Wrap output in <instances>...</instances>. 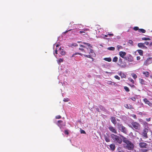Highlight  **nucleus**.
<instances>
[{
  "label": "nucleus",
  "mask_w": 152,
  "mask_h": 152,
  "mask_svg": "<svg viewBox=\"0 0 152 152\" xmlns=\"http://www.w3.org/2000/svg\"><path fill=\"white\" fill-rule=\"evenodd\" d=\"M121 137L123 142L126 144V145L125 146V148L129 150H132L134 148L133 144L125 137L122 136H121Z\"/></svg>",
  "instance_id": "obj_1"
},
{
  "label": "nucleus",
  "mask_w": 152,
  "mask_h": 152,
  "mask_svg": "<svg viewBox=\"0 0 152 152\" xmlns=\"http://www.w3.org/2000/svg\"><path fill=\"white\" fill-rule=\"evenodd\" d=\"M87 51H85V52L86 53H89V55H86L84 54L83 55L86 57L92 59L93 61L94 59L92 57V56L95 57L96 56V54L94 51L91 49L90 48H87Z\"/></svg>",
  "instance_id": "obj_2"
},
{
  "label": "nucleus",
  "mask_w": 152,
  "mask_h": 152,
  "mask_svg": "<svg viewBox=\"0 0 152 152\" xmlns=\"http://www.w3.org/2000/svg\"><path fill=\"white\" fill-rule=\"evenodd\" d=\"M130 127L136 130H139L140 129V125L138 122L132 120L131 124L128 125Z\"/></svg>",
  "instance_id": "obj_3"
},
{
  "label": "nucleus",
  "mask_w": 152,
  "mask_h": 152,
  "mask_svg": "<svg viewBox=\"0 0 152 152\" xmlns=\"http://www.w3.org/2000/svg\"><path fill=\"white\" fill-rule=\"evenodd\" d=\"M111 136L112 138L115 142H116L119 144L121 143L122 139L119 136L113 134H112L111 135Z\"/></svg>",
  "instance_id": "obj_4"
},
{
  "label": "nucleus",
  "mask_w": 152,
  "mask_h": 152,
  "mask_svg": "<svg viewBox=\"0 0 152 152\" xmlns=\"http://www.w3.org/2000/svg\"><path fill=\"white\" fill-rule=\"evenodd\" d=\"M117 125L118 129L121 132L124 134H126L127 133L126 128L121 124L118 123Z\"/></svg>",
  "instance_id": "obj_5"
},
{
  "label": "nucleus",
  "mask_w": 152,
  "mask_h": 152,
  "mask_svg": "<svg viewBox=\"0 0 152 152\" xmlns=\"http://www.w3.org/2000/svg\"><path fill=\"white\" fill-rule=\"evenodd\" d=\"M126 62L123 61L122 59L120 58H119L118 61V65L122 68H125L126 66Z\"/></svg>",
  "instance_id": "obj_6"
},
{
  "label": "nucleus",
  "mask_w": 152,
  "mask_h": 152,
  "mask_svg": "<svg viewBox=\"0 0 152 152\" xmlns=\"http://www.w3.org/2000/svg\"><path fill=\"white\" fill-rule=\"evenodd\" d=\"M124 59L125 60L131 62L133 61V57L130 54L128 55Z\"/></svg>",
  "instance_id": "obj_7"
},
{
  "label": "nucleus",
  "mask_w": 152,
  "mask_h": 152,
  "mask_svg": "<svg viewBox=\"0 0 152 152\" xmlns=\"http://www.w3.org/2000/svg\"><path fill=\"white\" fill-rule=\"evenodd\" d=\"M139 146L141 148H147L148 144L144 142H140L139 143Z\"/></svg>",
  "instance_id": "obj_8"
},
{
  "label": "nucleus",
  "mask_w": 152,
  "mask_h": 152,
  "mask_svg": "<svg viewBox=\"0 0 152 152\" xmlns=\"http://www.w3.org/2000/svg\"><path fill=\"white\" fill-rule=\"evenodd\" d=\"M152 59V57L148 58L144 62V65L147 66L149 64H151V61Z\"/></svg>",
  "instance_id": "obj_9"
},
{
  "label": "nucleus",
  "mask_w": 152,
  "mask_h": 152,
  "mask_svg": "<svg viewBox=\"0 0 152 152\" xmlns=\"http://www.w3.org/2000/svg\"><path fill=\"white\" fill-rule=\"evenodd\" d=\"M126 53L124 51H121L119 52V55L122 58L124 59L126 57Z\"/></svg>",
  "instance_id": "obj_10"
},
{
  "label": "nucleus",
  "mask_w": 152,
  "mask_h": 152,
  "mask_svg": "<svg viewBox=\"0 0 152 152\" xmlns=\"http://www.w3.org/2000/svg\"><path fill=\"white\" fill-rule=\"evenodd\" d=\"M109 129L110 131L112 132H113L115 134L117 133V130L114 127L112 126H110L109 127Z\"/></svg>",
  "instance_id": "obj_11"
},
{
  "label": "nucleus",
  "mask_w": 152,
  "mask_h": 152,
  "mask_svg": "<svg viewBox=\"0 0 152 152\" xmlns=\"http://www.w3.org/2000/svg\"><path fill=\"white\" fill-rule=\"evenodd\" d=\"M58 51L59 53L62 55H64L65 54L66 52L63 49H62L61 48L58 49Z\"/></svg>",
  "instance_id": "obj_12"
},
{
  "label": "nucleus",
  "mask_w": 152,
  "mask_h": 152,
  "mask_svg": "<svg viewBox=\"0 0 152 152\" xmlns=\"http://www.w3.org/2000/svg\"><path fill=\"white\" fill-rule=\"evenodd\" d=\"M147 129H145L143 130L142 132L143 136L145 138H148V136L147 134Z\"/></svg>",
  "instance_id": "obj_13"
},
{
  "label": "nucleus",
  "mask_w": 152,
  "mask_h": 152,
  "mask_svg": "<svg viewBox=\"0 0 152 152\" xmlns=\"http://www.w3.org/2000/svg\"><path fill=\"white\" fill-rule=\"evenodd\" d=\"M143 101L146 104H148L149 106H151L152 104L151 102L146 98L144 99H143Z\"/></svg>",
  "instance_id": "obj_14"
},
{
  "label": "nucleus",
  "mask_w": 152,
  "mask_h": 152,
  "mask_svg": "<svg viewBox=\"0 0 152 152\" xmlns=\"http://www.w3.org/2000/svg\"><path fill=\"white\" fill-rule=\"evenodd\" d=\"M124 107L127 109H131L133 108V106L130 104H126L124 105Z\"/></svg>",
  "instance_id": "obj_15"
},
{
  "label": "nucleus",
  "mask_w": 152,
  "mask_h": 152,
  "mask_svg": "<svg viewBox=\"0 0 152 152\" xmlns=\"http://www.w3.org/2000/svg\"><path fill=\"white\" fill-rule=\"evenodd\" d=\"M111 122L114 125H115L116 124L117 122L116 121V119H115V117H112L111 118Z\"/></svg>",
  "instance_id": "obj_16"
},
{
  "label": "nucleus",
  "mask_w": 152,
  "mask_h": 152,
  "mask_svg": "<svg viewBox=\"0 0 152 152\" xmlns=\"http://www.w3.org/2000/svg\"><path fill=\"white\" fill-rule=\"evenodd\" d=\"M110 149L112 151H114L115 148V147L114 144H111L110 145Z\"/></svg>",
  "instance_id": "obj_17"
},
{
  "label": "nucleus",
  "mask_w": 152,
  "mask_h": 152,
  "mask_svg": "<svg viewBox=\"0 0 152 152\" xmlns=\"http://www.w3.org/2000/svg\"><path fill=\"white\" fill-rule=\"evenodd\" d=\"M104 139L106 142H109L110 141V140L109 136H107L105 135H104Z\"/></svg>",
  "instance_id": "obj_18"
},
{
  "label": "nucleus",
  "mask_w": 152,
  "mask_h": 152,
  "mask_svg": "<svg viewBox=\"0 0 152 152\" xmlns=\"http://www.w3.org/2000/svg\"><path fill=\"white\" fill-rule=\"evenodd\" d=\"M119 75L121 76V78H125L126 77V75L121 72L119 73Z\"/></svg>",
  "instance_id": "obj_19"
},
{
  "label": "nucleus",
  "mask_w": 152,
  "mask_h": 152,
  "mask_svg": "<svg viewBox=\"0 0 152 152\" xmlns=\"http://www.w3.org/2000/svg\"><path fill=\"white\" fill-rule=\"evenodd\" d=\"M63 123V121L61 120L58 121V123L57 125L59 126L60 128L62 127V125H61V123Z\"/></svg>",
  "instance_id": "obj_20"
},
{
  "label": "nucleus",
  "mask_w": 152,
  "mask_h": 152,
  "mask_svg": "<svg viewBox=\"0 0 152 152\" xmlns=\"http://www.w3.org/2000/svg\"><path fill=\"white\" fill-rule=\"evenodd\" d=\"M143 74L146 77H148L149 76L150 73L148 72H144Z\"/></svg>",
  "instance_id": "obj_21"
},
{
  "label": "nucleus",
  "mask_w": 152,
  "mask_h": 152,
  "mask_svg": "<svg viewBox=\"0 0 152 152\" xmlns=\"http://www.w3.org/2000/svg\"><path fill=\"white\" fill-rule=\"evenodd\" d=\"M103 59L105 61H108V62H110L111 61L112 59L111 58L109 57V58H104Z\"/></svg>",
  "instance_id": "obj_22"
},
{
  "label": "nucleus",
  "mask_w": 152,
  "mask_h": 152,
  "mask_svg": "<svg viewBox=\"0 0 152 152\" xmlns=\"http://www.w3.org/2000/svg\"><path fill=\"white\" fill-rule=\"evenodd\" d=\"M137 52L139 53L140 56L143 55V51L142 50H137Z\"/></svg>",
  "instance_id": "obj_23"
},
{
  "label": "nucleus",
  "mask_w": 152,
  "mask_h": 152,
  "mask_svg": "<svg viewBox=\"0 0 152 152\" xmlns=\"http://www.w3.org/2000/svg\"><path fill=\"white\" fill-rule=\"evenodd\" d=\"M139 32H141L142 33H144L146 32V31L144 29L140 28L139 29Z\"/></svg>",
  "instance_id": "obj_24"
},
{
  "label": "nucleus",
  "mask_w": 152,
  "mask_h": 152,
  "mask_svg": "<svg viewBox=\"0 0 152 152\" xmlns=\"http://www.w3.org/2000/svg\"><path fill=\"white\" fill-rule=\"evenodd\" d=\"M144 45V44L143 43H139L138 44V46L139 47L142 48L143 46Z\"/></svg>",
  "instance_id": "obj_25"
},
{
  "label": "nucleus",
  "mask_w": 152,
  "mask_h": 152,
  "mask_svg": "<svg viewBox=\"0 0 152 152\" xmlns=\"http://www.w3.org/2000/svg\"><path fill=\"white\" fill-rule=\"evenodd\" d=\"M140 82L142 84H144L145 81L142 79L140 78L139 80Z\"/></svg>",
  "instance_id": "obj_26"
},
{
  "label": "nucleus",
  "mask_w": 152,
  "mask_h": 152,
  "mask_svg": "<svg viewBox=\"0 0 152 152\" xmlns=\"http://www.w3.org/2000/svg\"><path fill=\"white\" fill-rule=\"evenodd\" d=\"M118 58L116 56H115L113 59V61L114 62H116L118 61Z\"/></svg>",
  "instance_id": "obj_27"
},
{
  "label": "nucleus",
  "mask_w": 152,
  "mask_h": 152,
  "mask_svg": "<svg viewBox=\"0 0 152 152\" xmlns=\"http://www.w3.org/2000/svg\"><path fill=\"white\" fill-rule=\"evenodd\" d=\"M107 49L110 50H114L115 49V48L114 47H111L108 48Z\"/></svg>",
  "instance_id": "obj_28"
},
{
  "label": "nucleus",
  "mask_w": 152,
  "mask_h": 152,
  "mask_svg": "<svg viewBox=\"0 0 152 152\" xmlns=\"http://www.w3.org/2000/svg\"><path fill=\"white\" fill-rule=\"evenodd\" d=\"M64 59L63 58H59L58 61V64H60V63L63 61Z\"/></svg>",
  "instance_id": "obj_29"
},
{
  "label": "nucleus",
  "mask_w": 152,
  "mask_h": 152,
  "mask_svg": "<svg viewBox=\"0 0 152 152\" xmlns=\"http://www.w3.org/2000/svg\"><path fill=\"white\" fill-rule=\"evenodd\" d=\"M124 89L126 92H129L130 91V90L129 88L127 86H124Z\"/></svg>",
  "instance_id": "obj_30"
},
{
  "label": "nucleus",
  "mask_w": 152,
  "mask_h": 152,
  "mask_svg": "<svg viewBox=\"0 0 152 152\" xmlns=\"http://www.w3.org/2000/svg\"><path fill=\"white\" fill-rule=\"evenodd\" d=\"M132 75L134 79H135L137 78V75L136 74L134 73H133L132 74Z\"/></svg>",
  "instance_id": "obj_31"
},
{
  "label": "nucleus",
  "mask_w": 152,
  "mask_h": 152,
  "mask_svg": "<svg viewBox=\"0 0 152 152\" xmlns=\"http://www.w3.org/2000/svg\"><path fill=\"white\" fill-rule=\"evenodd\" d=\"M142 40H150V39L148 38L143 37L142 38Z\"/></svg>",
  "instance_id": "obj_32"
},
{
  "label": "nucleus",
  "mask_w": 152,
  "mask_h": 152,
  "mask_svg": "<svg viewBox=\"0 0 152 152\" xmlns=\"http://www.w3.org/2000/svg\"><path fill=\"white\" fill-rule=\"evenodd\" d=\"M83 44H85V45H87L88 46L91 47V48H92V46L90 45V44H89L88 43H86V42H83Z\"/></svg>",
  "instance_id": "obj_33"
},
{
  "label": "nucleus",
  "mask_w": 152,
  "mask_h": 152,
  "mask_svg": "<svg viewBox=\"0 0 152 152\" xmlns=\"http://www.w3.org/2000/svg\"><path fill=\"white\" fill-rule=\"evenodd\" d=\"M69 101V99L68 98H64L63 99V101L65 102H67Z\"/></svg>",
  "instance_id": "obj_34"
},
{
  "label": "nucleus",
  "mask_w": 152,
  "mask_h": 152,
  "mask_svg": "<svg viewBox=\"0 0 152 152\" xmlns=\"http://www.w3.org/2000/svg\"><path fill=\"white\" fill-rule=\"evenodd\" d=\"M128 42H129V44H130L132 45H133V41H132V40H129Z\"/></svg>",
  "instance_id": "obj_35"
},
{
  "label": "nucleus",
  "mask_w": 152,
  "mask_h": 152,
  "mask_svg": "<svg viewBox=\"0 0 152 152\" xmlns=\"http://www.w3.org/2000/svg\"><path fill=\"white\" fill-rule=\"evenodd\" d=\"M108 84L110 85H113L115 84V83L112 82L111 81H109V82L107 83Z\"/></svg>",
  "instance_id": "obj_36"
},
{
  "label": "nucleus",
  "mask_w": 152,
  "mask_h": 152,
  "mask_svg": "<svg viewBox=\"0 0 152 152\" xmlns=\"http://www.w3.org/2000/svg\"><path fill=\"white\" fill-rule=\"evenodd\" d=\"M133 29L135 31H137V30H139V27L137 26H135L134 27Z\"/></svg>",
  "instance_id": "obj_37"
},
{
  "label": "nucleus",
  "mask_w": 152,
  "mask_h": 152,
  "mask_svg": "<svg viewBox=\"0 0 152 152\" xmlns=\"http://www.w3.org/2000/svg\"><path fill=\"white\" fill-rule=\"evenodd\" d=\"M114 77L115 79H118V80H120V77L118 76L117 75H116Z\"/></svg>",
  "instance_id": "obj_38"
},
{
  "label": "nucleus",
  "mask_w": 152,
  "mask_h": 152,
  "mask_svg": "<svg viewBox=\"0 0 152 152\" xmlns=\"http://www.w3.org/2000/svg\"><path fill=\"white\" fill-rule=\"evenodd\" d=\"M64 133L65 134L68 135L69 134L68 130H64Z\"/></svg>",
  "instance_id": "obj_39"
},
{
  "label": "nucleus",
  "mask_w": 152,
  "mask_h": 152,
  "mask_svg": "<svg viewBox=\"0 0 152 152\" xmlns=\"http://www.w3.org/2000/svg\"><path fill=\"white\" fill-rule=\"evenodd\" d=\"M61 118V116L60 115H58L56 116V119H60Z\"/></svg>",
  "instance_id": "obj_40"
},
{
  "label": "nucleus",
  "mask_w": 152,
  "mask_h": 152,
  "mask_svg": "<svg viewBox=\"0 0 152 152\" xmlns=\"http://www.w3.org/2000/svg\"><path fill=\"white\" fill-rule=\"evenodd\" d=\"M129 80L132 83L134 84V80L132 78H130Z\"/></svg>",
  "instance_id": "obj_41"
},
{
  "label": "nucleus",
  "mask_w": 152,
  "mask_h": 152,
  "mask_svg": "<svg viewBox=\"0 0 152 152\" xmlns=\"http://www.w3.org/2000/svg\"><path fill=\"white\" fill-rule=\"evenodd\" d=\"M75 54H76V55H79L81 56H82L83 55V54H82L79 53H77V52L75 53Z\"/></svg>",
  "instance_id": "obj_42"
},
{
  "label": "nucleus",
  "mask_w": 152,
  "mask_h": 152,
  "mask_svg": "<svg viewBox=\"0 0 152 152\" xmlns=\"http://www.w3.org/2000/svg\"><path fill=\"white\" fill-rule=\"evenodd\" d=\"M83 31H80L79 33L80 34H82L83 33H85V31H86V30H83Z\"/></svg>",
  "instance_id": "obj_43"
},
{
  "label": "nucleus",
  "mask_w": 152,
  "mask_h": 152,
  "mask_svg": "<svg viewBox=\"0 0 152 152\" xmlns=\"http://www.w3.org/2000/svg\"><path fill=\"white\" fill-rule=\"evenodd\" d=\"M143 43L144 44V45L145 44L146 45H148L149 44V42H148L145 41Z\"/></svg>",
  "instance_id": "obj_44"
},
{
  "label": "nucleus",
  "mask_w": 152,
  "mask_h": 152,
  "mask_svg": "<svg viewBox=\"0 0 152 152\" xmlns=\"http://www.w3.org/2000/svg\"><path fill=\"white\" fill-rule=\"evenodd\" d=\"M117 47L118 50H119L121 48H122V47L121 46L119 45L117 46Z\"/></svg>",
  "instance_id": "obj_45"
},
{
  "label": "nucleus",
  "mask_w": 152,
  "mask_h": 152,
  "mask_svg": "<svg viewBox=\"0 0 152 152\" xmlns=\"http://www.w3.org/2000/svg\"><path fill=\"white\" fill-rule=\"evenodd\" d=\"M80 133H82V134H86V132H85L84 130H81V132H80Z\"/></svg>",
  "instance_id": "obj_46"
},
{
  "label": "nucleus",
  "mask_w": 152,
  "mask_h": 152,
  "mask_svg": "<svg viewBox=\"0 0 152 152\" xmlns=\"http://www.w3.org/2000/svg\"><path fill=\"white\" fill-rule=\"evenodd\" d=\"M131 99H132L133 101H135L136 100V99L134 97H132Z\"/></svg>",
  "instance_id": "obj_47"
},
{
  "label": "nucleus",
  "mask_w": 152,
  "mask_h": 152,
  "mask_svg": "<svg viewBox=\"0 0 152 152\" xmlns=\"http://www.w3.org/2000/svg\"><path fill=\"white\" fill-rule=\"evenodd\" d=\"M132 116L135 119H136V115L135 114L132 115Z\"/></svg>",
  "instance_id": "obj_48"
},
{
  "label": "nucleus",
  "mask_w": 152,
  "mask_h": 152,
  "mask_svg": "<svg viewBox=\"0 0 152 152\" xmlns=\"http://www.w3.org/2000/svg\"><path fill=\"white\" fill-rule=\"evenodd\" d=\"M72 30V29H69V30H66V31H65L64 32V34H66V33H67V32H68V31H71Z\"/></svg>",
  "instance_id": "obj_49"
},
{
  "label": "nucleus",
  "mask_w": 152,
  "mask_h": 152,
  "mask_svg": "<svg viewBox=\"0 0 152 152\" xmlns=\"http://www.w3.org/2000/svg\"><path fill=\"white\" fill-rule=\"evenodd\" d=\"M140 56H138L137 57V60H140Z\"/></svg>",
  "instance_id": "obj_50"
},
{
  "label": "nucleus",
  "mask_w": 152,
  "mask_h": 152,
  "mask_svg": "<svg viewBox=\"0 0 152 152\" xmlns=\"http://www.w3.org/2000/svg\"><path fill=\"white\" fill-rule=\"evenodd\" d=\"M146 120L147 121H149L151 120V118H146Z\"/></svg>",
  "instance_id": "obj_51"
},
{
  "label": "nucleus",
  "mask_w": 152,
  "mask_h": 152,
  "mask_svg": "<svg viewBox=\"0 0 152 152\" xmlns=\"http://www.w3.org/2000/svg\"><path fill=\"white\" fill-rule=\"evenodd\" d=\"M142 48H145V49H146L147 48V47L145 46L144 45H143V47Z\"/></svg>",
  "instance_id": "obj_52"
},
{
  "label": "nucleus",
  "mask_w": 152,
  "mask_h": 152,
  "mask_svg": "<svg viewBox=\"0 0 152 152\" xmlns=\"http://www.w3.org/2000/svg\"><path fill=\"white\" fill-rule=\"evenodd\" d=\"M108 34V35L112 36H113V34Z\"/></svg>",
  "instance_id": "obj_53"
},
{
  "label": "nucleus",
  "mask_w": 152,
  "mask_h": 152,
  "mask_svg": "<svg viewBox=\"0 0 152 152\" xmlns=\"http://www.w3.org/2000/svg\"><path fill=\"white\" fill-rule=\"evenodd\" d=\"M79 49L82 50V51H83L84 50V49L83 48H79Z\"/></svg>",
  "instance_id": "obj_54"
},
{
  "label": "nucleus",
  "mask_w": 152,
  "mask_h": 152,
  "mask_svg": "<svg viewBox=\"0 0 152 152\" xmlns=\"http://www.w3.org/2000/svg\"><path fill=\"white\" fill-rule=\"evenodd\" d=\"M130 86L132 87H133V88H134L135 87V86L134 85H132L131 86V85H130Z\"/></svg>",
  "instance_id": "obj_55"
},
{
  "label": "nucleus",
  "mask_w": 152,
  "mask_h": 152,
  "mask_svg": "<svg viewBox=\"0 0 152 152\" xmlns=\"http://www.w3.org/2000/svg\"><path fill=\"white\" fill-rule=\"evenodd\" d=\"M55 53L56 54H57V50H55Z\"/></svg>",
  "instance_id": "obj_56"
},
{
  "label": "nucleus",
  "mask_w": 152,
  "mask_h": 152,
  "mask_svg": "<svg viewBox=\"0 0 152 152\" xmlns=\"http://www.w3.org/2000/svg\"><path fill=\"white\" fill-rule=\"evenodd\" d=\"M75 55H76V54H75V53H74L73 54V55L71 56V57H74L75 56Z\"/></svg>",
  "instance_id": "obj_57"
},
{
  "label": "nucleus",
  "mask_w": 152,
  "mask_h": 152,
  "mask_svg": "<svg viewBox=\"0 0 152 152\" xmlns=\"http://www.w3.org/2000/svg\"><path fill=\"white\" fill-rule=\"evenodd\" d=\"M80 47H83V48H85V47L83 45H80Z\"/></svg>",
  "instance_id": "obj_58"
},
{
  "label": "nucleus",
  "mask_w": 152,
  "mask_h": 152,
  "mask_svg": "<svg viewBox=\"0 0 152 152\" xmlns=\"http://www.w3.org/2000/svg\"><path fill=\"white\" fill-rule=\"evenodd\" d=\"M150 46H152V42H151L149 44Z\"/></svg>",
  "instance_id": "obj_59"
},
{
  "label": "nucleus",
  "mask_w": 152,
  "mask_h": 152,
  "mask_svg": "<svg viewBox=\"0 0 152 152\" xmlns=\"http://www.w3.org/2000/svg\"><path fill=\"white\" fill-rule=\"evenodd\" d=\"M108 34L107 35H104V37H108Z\"/></svg>",
  "instance_id": "obj_60"
},
{
  "label": "nucleus",
  "mask_w": 152,
  "mask_h": 152,
  "mask_svg": "<svg viewBox=\"0 0 152 152\" xmlns=\"http://www.w3.org/2000/svg\"><path fill=\"white\" fill-rule=\"evenodd\" d=\"M118 152H124L123 151H118Z\"/></svg>",
  "instance_id": "obj_61"
},
{
  "label": "nucleus",
  "mask_w": 152,
  "mask_h": 152,
  "mask_svg": "<svg viewBox=\"0 0 152 152\" xmlns=\"http://www.w3.org/2000/svg\"><path fill=\"white\" fill-rule=\"evenodd\" d=\"M59 46V45L57 44L56 45V47H58Z\"/></svg>",
  "instance_id": "obj_62"
},
{
  "label": "nucleus",
  "mask_w": 152,
  "mask_h": 152,
  "mask_svg": "<svg viewBox=\"0 0 152 152\" xmlns=\"http://www.w3.org/2000/svg\"><path fill=\"white\" fill-rule=\"evenodd\" d=\"M131 133L132 134V132L130 133V134H131Z\"/></svg>",
  "instance_id": "obj_63"
}]
</instances>
